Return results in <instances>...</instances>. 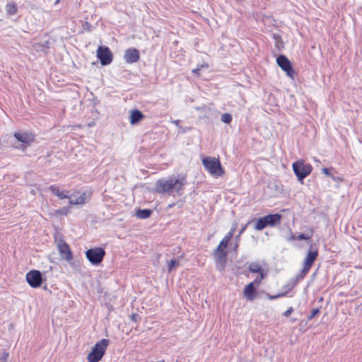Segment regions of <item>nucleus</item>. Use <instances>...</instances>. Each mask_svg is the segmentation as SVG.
Here are the masks:
<instances>
[{"mask_svg":"<svg viewBox=\"0 0 362 362\" xmlns=\"http://www.w3.org/2000/svg\"><path fill=\"white\" fill-rule=\"evenodd\" d=\"M110 341L107 339H103L92 348L91 351L87 356L88 362H99L105 355Z\"/></svg>","mask_w":362,"mask_h":362,"instance_id":"1","label":"nucleus"},{"mask_svg":"<svg viewBox=\"0 0 362 362\" xmlns=\"http://www.w3.org/2000/svg\"><path fill=\"white\" fill-rule=\"evenodd\" d=\"M282 216L280 214H270L255 221V229L262 230L266 227H275L280 224Z\"/></svg>","mask_w":362,"mask_h":362,"instance_id":"2","label":"nucleus"},{"mask_svg":"<svg viewBox=\"0 0 362 362\" xmlns=\"http://www.w3.org/2000/svg\"><path fill=\"white\" fill-rule=\"evenodd\" d=\"M205 169L215 178L221 177L225 173L219 159L214 157L205 156Z\"/></svg>","mask_w":362,"mask_h":362,"instance_id":"3","label":"nucleus"},{"mask_svg":"<svg viewBox=\"0 0 362 362\" xmlns=\"http://www.w3.org/2000/svg\"><path fill=\"white\" fill-rule=\"evenodd\" d=\"M228 245V243L226 242V240L222 239L214 251V256L216 258L217 267L219 269H223L226 265L228 254L226 249Z\"/></svg>","mask_w":362,"mask_h":362,"instance_id":"4","label":"nucleus"},{"mask_svg":"<svg viewBox=\"0 0 362 362\" xmlns=\"http://www.w3.org/2000/svg\"><path fill=\"white\" fill-rule=\"evenodd\" d=\"M14 138L20 143L19 148L26 149L35 141V134L30 132L18 131L13 134Z\"/></svg>","mask_w":362,"mask_h":362,"instance_id":"5","label":"nucleus"},{"mask_svg":"<svg viewBox=\"0 0 362 362\" xmlns=\"http://www.w3.org/2000/svg\"><path fill=\"white\" fill-rule=\"evenodd\" d=\"M293 170L298 180L303 183V180L308 176L313 170L310 164H305L303 160H297L292 165Z\"/></svg>","mask_w":362,"mask_h":362,"instance_id":"6","label":"nucleus"},{"mask_svg":"<svg viewBox=\"0 0 362 362\" xmlns=\"http://www.w3.org/2000/svg\"><path fill=\"white\" fill-rule=\"evenodd\" d=\"M105 255V251L103 247H96L86 251V257L93 265L100 264Z\"/></svg>","mask_w":362,"mask_h":362,"instance_id":"7","label":"nucleus"},{"mask_svg":"<svg viewBox=\"0 0 362 362\" xmlns=\"http://www.w3.org/2000/svg\"><path fill=\"white\" fill-rule=\"evenodd\" d=\"M276 64L284 72H286L288 77L294 78L296 71L294 70L291 61L284 54H280L276 58Z\"/></svg>","mask_w":362,"mask_h":362,"instance_id":"8","label":"nucleus"},{"mask_svg":"<svg viewBox=\"0 0 362 362\" xmlns=\"http://www.w3.org/2000/svg\"><path fill=\"white\" fill-rule=\"evenodd\" d=\"M57 247L62 259L68 262L73 260L74 256L71 247L64 239H59L57 241Z\"/></svg>","mask_w":362,"mask_h":362,"instance_id":"9","label":"nucleus"},{"mask_svg":"<svg viewBox=\"0 0 362 362\" xmlns=\"http://www.w3.org/2000/svg\"><path fill=\"white\" fill-rule=\"evenodd\" d=\"M170 194H180L186 184V177L184 175H178L177 177H170Z\"/></svg>","mask_w":362,"mask_h":362,"instance_id":"10","label":"nucleus"},{"mask_svg":"<svg viewBox=\"0 0 362 362\" xmlns=\"http://www.w3.org/2000/svg\"><path fill=\"white\" fill-rule=\"evenodd\" d=\"M97 57L100 59V64L103 66L112 63L113 59L112 54L108 47L100 46L97 49Z\"/></svg>","mask_w":362,"mask_h":362,"instance_id":"11","label":"nucleus"},{"mask_svg":"<svg viewBox=\"0 0 362 362\" xmlns=\"http://www.w3.org/2000/svg\"><path fill=\"white\" fill-rule=\"evenodd\" d=\"M26 281L32 288H38L42 285V276L40 271L31 270L26 274Z\"/></svg>","mask_w":362,"mask_h":362,"instance_id":"12","label":"nucleus"},{"mask_svg":"<svg viewBox=\"0 0 362 362\" xmlns=\"http://www.w3.org/2000/svg\"><path fill=\"white\" fill-rule=\"evenodd\" d=\"M91 196V192H83L80 193L78 191L73 193L72 197L69 198V205H83Z\"/></svg>","mask_w":362,"mask_h":362,"instance_id":"13","label":"nucleus"},{"mask_svg":"<svg viewBox=\"0 0 362 362\" xmlns=\"http://www.w3.org/2000/svg\"><path fill=\"white\" fill-rule=\"evenodd\" d=\"M124 58L128 64L137 62L140 59L139 52L136 48H129L125 51Z\"/></svg>","mask_w":362,"mask_h":362,"instance_id":"14","label":"nucleus"},{"mask_svg":"<svg viewBox=\"0 0 362 362\" xmlns=\"http://www.w3.org/2000/svg\"><path fill=\"white\" fill-rule=\"evenodd\" d=\"M155 191L158 194H170V182L169 179H160L156 182Z\"/></svg>","mask_w":362,"mask_h":362,"instance_id":"15","label":"nucleus"},{"mask_svg":"<svg viewBox=\"0 0 362 362\" xmlns=\"http://www.w3.org/2000/svg\"><path fill=\"white\" fill-rule=\"evenodd\" d=\"M257 287L252 283L248 284L243 291L244 297L248 300H253L257 295Z\"/></svg>","mask_w":362,"mask_h":362,"instance_id":"16","label":"nucleus"},{"mask_svg":"<svg viewBox=\"0 0 362 362\" xmlns=\"http://www.w3.org/2000/svg\"><path fill=\"white\" fill-rule=\"evenodd\" d=\"M318 252L317 250H312L311 247L309 249L306 254V257L303 262V266L311 269L315 261L317 259Z\"/></svg>","mask_w":362,"mask_h":362,"instance_id":"17","label":"nucleus"},{"mask_svg":"<svg viewBox=\"0 0 362 362\" xmlns=\"http://www.w3.org/2000/svg\"><path fill=\"white\" fill-rule=\"evenodd\" d=\"M145 115L139 110L135 109L131 111L129 115V122L132 125L136 124L140 122L144 118Z\"/></svg>","mask_w":362,"mask_h":362,"instance_id":"18","label":"nucleus"},{"mask_svg":"<svg viewBox=\"0 0 362 362\" xmlns=\"http://www.w3.org/2000/svg\"><path fill=\"white\" fill-rule=\"evenodd\" d=\"M310 269L303 266V269L299 272L298 274H296L295 278L291 280V283L292 286H294L299 281H302L305 276L307 275Z\"/></svg>","mask_w":362,"mask_h":362,"instance_id":"19","label":"nucleus"},{"mask_svg":"<svg viewBox=\"0 0 362 362\" xmlns=\"http://www.w3.org/2000/svg\"><path fill=\"white\" fill-rule=\"evenodd\" d=\"M272 38L275 42V47L279 51H281V49L284 48V43L283 42L281 36L278 33H273Z\"/></svg>","mask_w":362,"mask_h":362,"instance_id":"20","label":"nucleus"},{"mask_svg":"<svg viewBox=\"0 0 362 362\" xmlns=\"http://www.w3.org/2000/svg\"><path fill=\"white\" fill-rule=\"evenodd\" d=\"M248 270L251 272V273H257V274H261V273H265L264 272V269L259 266V264L257 262H252L251 263L249 267H248Z\"/></svg>","mask_w":362,"mask_h":362,"instance_id":"21","label":"nucleus"},{"mask_svg":"<svg viewBox=\"0 0 362 362\" xmlns=\"http://www.w3.org/2000/svg\"><path fill=\"white\" fill-rule=\"evenodd\" d=\"M18 8L14 2L8 3L6 6V11L8 15H14L17 13Z\"/></svg>","mask_w":362,"mask_h":362,"instance_id":"22","label":"nucleus"},{"mask_svg":"<svg viewBox=\"0 0 362 362\" xmlns=\"http://www.w3.org/2000/svg\"><path fill=\"white\" fill-rule=\"evenodd\" d=\"M151 214V211L149 209H139L136 211L138 218L145 219L148 218Z\"/></svg>","mask_w":362,"mask_h":362,"instance_id":"23","label":"nucleus"},{"mask_svg":"<svg viewBox=\"0 0 362 362\" xmlns=\"http://www.w3.org/2000/svg\"><path fill=\"white\" fill-rule=\"evenodd\" d=\"M313 234V230L312 228L310 229L309 233H300L297 236V240H308L311 238Z\"/></svg>","mask_w":362,"mask_h":362,"instance_id":"24","label":"nucleus"},{"mask_svg":"<svg viewBox=\"0 0 362 362\" xmlns=\"http://www.w3.org/2000/svg\"><path fill=\"white\" fill-rule=\"evenodd\" d=\"M70 213L69 207L64 206L54 211L57 216H66Z\"/></svg>","mask_w":362,"mask_h":362,"instance_id":"25","label":"nucleus"},{"mask_svg":"<svg viewBox=\"0 0 362 362\" xmlns=\"http://www.w3.org/2000/svg\"><path fill=\"white\" fill-rule=\"evenodd\" d=\"M233 117L230 113H223L221 116V120L222 122L229 124L232 122Z\"/></svg>","mask_w":362,"mask_h":362,"instance_id":"26","label":"nucleus"},{"mask_svg":"<svg viewBox=\"0 0 362 362\" xmlns=\"http://www.w3.org/2000/svg\"><path fill=\"white\" fill-rule=\"evenodd\" d=\"M180 262L178 260L173 259L168 262V271L171 272L175 267L179 265Z\"/></svg>","mask_w":362,"mask_h":362,"instance_id":"27","label":"nucleus"},{"mask_svg":"<svg viewBox=\"0 0 362 362\" xmlns=\"http://www.w3.org/2000/svg\"><path fill=\"white\" fill-rule=\"evenodd\" d=\"M259 275L258 276H257L255 280L253 281H252L251 283H252L255 286H259V285L260 284L261 281L262 279H264L266 276H267V272L265 273H261V274H259Z\"/></svg>","mask_w":362,"mask_h":362,"instance_id":"28","label":"nucleus"},{"mask_svg":"<svg viewBox=\"0 0 362 362\" xmlns=\"http://www.w3.org/2000/svg\"><path fill=\"white\" fill-rule=\"evenodd\" d=\"M49 189L54 196L59 198V197L60 196L61 189L58 186L55 185H52L49 187Z\"/></svg>","mask_w":362,"mask_h":362,"instance_id":"29","label":"nucleus"},{"mask_svg":"<svg viewBox=\"0 0 362 362\" xmlns=\"http://www.w3.org/2000/svg\"><path fill=\"white\" fill-rule=\"evenodd\" d=\"M320 309L319 308H313L311 310L310 314L308 317V320H311L312 319H313L317 315L320 313Z\"/></svg>","mask_w":362,"mask_h":362,"instance_id":"30","label":"nucleus"},{"mask_svg":"<svg viewBox=\"0 0 362 362\" xmlns=\"http://www.w3.org/2000/svg\"><path fill=\"white\" fill-rule=\"evenodd\" d=\"M71 198V197L69 196V192L66 190H61L60 196L59 197V199H65Z\"/></svg>","mask_w":362,"mask_h":362,"instance_id":"31","label":"nucleus"},{"mask_svg":"<svg viewBox=\"0 0 362 362\" xmlns=\"http://www.w3.org/2000/svg\"><path fill=\"white\" fill-rule=\"evenodd\" d=\"M322 173H323L325 175H327V176H329V177H332L334 180H335V179H334V175L329 173V168H323L322 169Z\"/></svg>","mask_w":362,"mask_h":362,"instance_id":"32","label":"nucleus"},{"mask_svg":"<svg viewBox=\"0 0 362 362\" xmlns=\"http://www.w3.org/2000/svg\"><path fill=\"white\" fill-rule=\"evenodd\" d=\"M250 223V222L247 223V224L245 225L244 226H243L240 230H239L238 232V234L237 235H235V239H238L240 238V235L244 233V231L245 230L247 225Z\"/></svg>","mask_w":362,"mask_h":362,"instance_id":"33","label":"nucleus"},{"mask_svg":"<svg viewBox=\"0 0 362 362\" xmlns=\"http://www.w3.org/2000/svg\"><path fill=\"white\" fill-rule=\"evenodd\" d=\"M233 236V235L232 234V232H228L223 239L224 240H226V242L229 243Z\"/></svg>","mask_w":362,"mask_h":362,"instance_id":"34","label":"nucleus"},{"mask_svg":"<svg viewBox=\"0 0 362 362\" xmlns=\"http://www.w3.org/2000/svg\"><path fill=\"white\" fill-rule=\"evenodd\" d=\"M293 309L292 307L289 308L286 311L284 312V316L288 317L293 313Z\"/></svg>","mask_w":362,"mask_h":362,"instance_id":"35","label":"nucleus"},{"mask_svg":"<svg viewBox=\"0 0 362 362\" xmlns=\"http://www.w3.org/2000/svg\"><path fill=\"white\" fill-rule=\"evenodd\" d=\"M235 243H234V245H233V250H234L235 251H236V250H237V249H238V246H239V241H240V238H238V239H237V240L235 238Z\"/></svg>","mask_w":362,"mask_h":362,"instance_id":"36","label":"nucleus"},{"mask_svg":"<svg viewBox=\"0 0 362 362\" xmlns=\"http://www.w3.org/2000/svg\"><path fill=\"white\" fill-rule=\"evenodd\" d=\"M284 295V293H281V294H279V295H276V296H269V299L274 300V299H276L278 297L282 296Z\"/></svg>","mask_w":362,"mask_h":362,"instance_id":"37","label":"nucleus"},{"mask_svg":"<svg viewBox=\"0 0 362 362\" xmlns=\"http://www.w3.org/2000/svg\"><path fill=\"white\" fill-rule=\"evenodd\" d=\"M297 240V237L292 234L291 235V236L288 238V240Z\"/></svg>","mask_w":362,"mask_h":362,"instance_id":"38","label":"nucleus"},{"mask_svg":"<svg viewBox=\"0 0 362 362\" xmlns=\"http://www.w3.org/2000/svg\"><path fill=\"white\" fill-rule=\"evenodd\" d=\"M236 230V226H233L229 230V232H232V234L234 235V233Z\"/></svg>","mask_w":362,"mask_h":362,"instance_id":"39","label":"nucleus"},{"mask_svg":"<svg viewBox=\"0 0 362 362\" xmlns=\"http://www.w3.org/2000/svg\"><path fill=\"white\" fill-rule=\"evenodd\" d=\"M199 70H200L199 68L194 69H192V73H194V74H199Z\"/></svg>","mask_w":362,"mask_h":362,"instance_id":"40","label":"nucleus"},{"mask_svg":"<svg viewBox=\"0 0 362 362\" xmlns=\"http://www.w3.org/2000/svg\"><path fill=\"white\" fill-rule=\"evenodd\" d=\"M8 356V353L4 354V361L3 362H6Z\"/></svg>","mask_w":362,"mask_h":362,"instance_id":"41","label":"nucleus"},{"mask_svg":"<svg viewBox=\"0 0 362 362\" xmlns=\"http://www.w3.org/2000/svg\"><path fill=\"white\" fill-rule=\"evenodd\" d=\"M59 2V0H56L55 4H58Z\"/></svg>","mask_w":362,"mask_h":362,"instance_id":"42","label":"nucleus"},{"mask_svg":"<svg viewBox=\"0 0 362 362\" xmlns=\"http://www.w3.org/2000/svg\"><path fill=\"white\" fill-rule=\"evenodd\" d=\"M205 69L208 67L207 64H205L204 65Z\"/></svg>","mask_w":362,"mask_h":362,"instance_id":"43","label":"nucleus"}]
</instances>
